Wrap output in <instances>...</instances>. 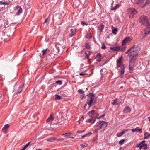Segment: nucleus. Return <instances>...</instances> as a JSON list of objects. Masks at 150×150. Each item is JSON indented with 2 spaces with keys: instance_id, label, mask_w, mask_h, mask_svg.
Returning <instances> with one entry per match:
<instances>
[{
  "instance_id": "nucleus-1",
  "label": "nucleus",
  "mask_w": 150,
  "mask_h": 150,
  "mask_svg": "<svg viewBox=\"0 0 150 150\" xmlns=\"http://www.w3.org/2000/svg\"><path fill=\"white\" fill-rule=\"evenodd\" d=\"M107 122L103 121H100L97 122L95 126V128H96L95 132L98 133L100 130V132L102 133L105 130V129L107 127Z\"/></svg>"
},
{
  "instance_id": "nucleus-2",
  "label": "nucleus",
  "mask_w": 150,
  "mask_h": 150,
  "mask_svg": "<svg viewBox=\"0 0 150 150\" xmlns=\"http://www.w3.org/2000/svg\"><path fill=\"white\" fill-rule=\"evenodd\" d=\"M140 48L136 45H134L130 49V52L129 53L128 56L129 57H132V58L134 59L137 57L138 53L140 50Z\"/></svg>"
},
{
  "instance_id": "nucleus-3",
  "label": "nucleus",
  "mask_w": 150,
  "mask_h": 150,
  "mask_svg": "<svg viewBox=\"0 0 150 150\" xmlns=\"http://www.w3.org/2000/svg\"><path fill=\"white\" fill-rule=\"evenodd\" d=\"M139 22L142 25L150 27V20L148 19L147 17L145 16H141L139 19Z\"/></svg>"
},
{
  "instance_id": "nucleus-4",
  "label": "nucleus",
  "mask_w": 150,
  "mask_h": 150,
  "mask_svg": "<svg viewBox=\"0 0 150 150\" xmlns=\"http://www.w3.org/2000/svg\"><path fill=\"white\" fill-rule=\"evenodd\" d=\"M87 96H88L89 98L88 99L86 103L88 105L89 107L90 108L91 107L92 104H93L95 103V102L94 100L95 95L93 94L90 93Z\"/></svg>"
},
{
  "instance_id": "nucleus-5",
  "label": "nucleus",
  "mask_w": 150,
  "mask_h": 150,
  "mask_svg": "<svg viewBox=\"0 0 150 150\" xmlns=\"http://www.w3.org/2000/svg\"><path fill=\"white\" fill-rule=\"evenodd\" d=\"M128 12L129 15V17L131 18H133V16L137 13V12L134 8H130L128 9Z\"/></svg>"
},
{
  "instance_id": "nucleus-6",
  "label": "nucleus",
  "mask_w": 150,
  "mask_h": 150,
  "mask_svg": "<svg viewBox=\"0 0 150 150\" xmlns=\"http://www.w3.org/2000/svg\"><path fill=\"white\" fill-rule=\"evenodd\" d=\"M150 32V27L147 28L143 30L142 32V35L143 37L146 36Z\"/></svg>"
},
{
  "instance_id": "nucleus-7",
  "label": "nucleus",
  "mask_w": 150,
  "mask_h": 150,
  "mask_svg": "<svg viewBox=\"0 0 150 150\" xmlns=\"http://www.w3.org/2000/svg\"><path fill=\"white\" fill-rule=\"evenodd\" d=\"M134 59L131 58V60L129 62V69L130 71H133L134 68V67L135 62Z\"/></svg>"
},
{
  "instance_id": "nucleus-8",
  "label": "nucleus",
  "mask_w": 150,
  "mask_h": 150,
  "mask_svg": "<svg viewBox=\"0 0 150 150\" xmlns=\"http://www.w3.org/2000/svg\"><path fill=\"white\" fill-rule=\"evenodd\" d=\"M14 11L16 13V15L18 16L22 13V9L20 6H17L15 8Z\"/></svg>"
},
{
  "instance_id": "nucleus-9",
  "label": "nucleus",
  "mask_w": 150,
  "mask_h": 150,
  "mask_svg": "<svg viewBox=\"0 0 150 150\" xmlns=\"http://www.w3.org/2000/svg\"><path fill=\"white\" fill-rule=\"evenodd\" d=\"M135 3L141 7H143L145 5V1L144 0H136Z\"/></svg>"
},
{
  "instance_id": "nucleus-10",
  "label": "nucleus",
  "mask_w": 150,
  "mask_h": 150,
  "mask_svg": "<svg viewBox=\"0 0 150 150\" xmlns=\"http://www.w3.org/2000/svg\"><path fill=\"white\" fill-rule=\"evenodd\" d=\"M132 38L130 37H126L123 41L122 45H125L127 43L131 41Z\"/></svg>"
},
{
  "instance_id": "nucleus-11",
  "label": "nucleus",
  "mask_w": 150,
  "mask_h": 150,
  "mask_svg": "<svg viewBox=\"0 0 150 150\" xmlns=\"http://www.w3.org/2000/svg\"><path fill=\"white\" fill-rule=\"evenodd\" d=\"M49 52V50L47 48L41 51V53H40V57H42L47 54Z\"/></svg>"
},
{
  "instance_id": "nucleus-12",
  "label": "nucleus",
  "mask_w": 150,
  "mask_h": 150,
  "mask_svg": "<svg viewBox=\"0 0 150 150\" xmlns=\"http://www.w3.org/2000/svg\"><path fill=\"white\" fill-rule=\"evenodd\" d=\"M9 125L8 124H6L5 125L3 128L2 129V131L4 133H7V130L9 128Z\"/></svg>"
},
{
  "instance_id": "nucleus-13",
  "label": "nucleus",
  "mask_w": 150,
  "mask_h": 150,
  "mask_svg": "<svg viewBox=\"0 0 150 150\" xmlns=\"http://www.w3.org/2000/svg\"><path fill=\"white\" fill-rule=\"evenodd\" d=\"M128 131V129H124L122 132L118 133L117 134V136L118 137H120L122 135L125 133L127 132Z\"/></svg>"
},
{
  "instance_id": "nucleus-14",
  "label": "nucleus",
  "mask_w": 150,
  "mask_h": 150,
  "mask_svg": "<svg viewBox=\"0 0 150 150\" xmlns=\"http://www.w3.org/2000/svg\"><path fill=\"white\" fill-rule=\"evenodd\" d=\"M110 48L111 50L114 51H118L120 50V47L119 46L111 47Z\"/></svg>"
},
{
  "instance_id": "nucleus-15",
  "label": "nucleus",
  "mask_w": 150,
  "mask_h": 150,
  "mask_svg": "<svg viewBox=\"0 0 150 150\" xmlns=\"http://www.w3.org/2000/svg\"><path fill=\"white\" fill-rule=\"evenodd\" d=\"M54 119V116L52 115V114H51L47 120V122H50L52 121Z\"/></svg>"
},
{
  "instance_id": "nucleus-16",
  "label": "nucleus",
  "mask_w": 150,
  "mask_h": 150,
  "mask_svg": "<svg viewBox=\"0 0 150 150\" xmlns=\"http://www.w3.org/2000/svg\"><path fill=\"white\" fill-rule=\"evenodd\" d=\"M24 86V83H22L21 85H20L19 87L18 88V93H20L22 91V88Z\"/></svg>"
},
{
  "instance_id": "nucleus-17",
  "label": "nucleus",
  "mask_w": 150,
  "mask_h": 150,
  "mask_svg": "<svg viewBox=\"0 0 150 150\" xmlns=\"http://www.w3.org/2000/svg\"><path fill=\"white\" fill-rule=\"evenodd\" d=\"M75 33V30L72 29H71L70 30V33L69 35V37H72Z\"/></svg>"
},
{
  "instance_id": "nucleus-18",
  "label": "nucleus",
  "mask_w": 150,
  "mask_h": 150,
  "mask_svg": "<svg viewBox=\"0 0 150 150\" xmlns=\"http://www.w3.org/2000/svg\"><path fill=\"white\" fill-rule=\"evenodd\" d=\"M131 109L129 106L126 107L124 110V111L126 113H129L131 111Z\"/></svg>"
},
{
  "instance_id": "nucleus-19",
  "label": "nucleus",
  "mask_w": 150,
  "mask_h": 150,
  "mask_svg": "<svg viewBox=\"0 0 150 150\" xmlns=\"http://www.w3.org/2000/svg\"><path fill=\"white\" fill-rule=\"evenodd\" d=\"M142 148H143L144 149V150L146 149L147 148V144H141L140 149H141Z\"/></svg>"
},
{
  "instance_id": "nucleus-20",
  "label": "nucleus",
  "mask_w": 150,
  "mask_h": 150,
  "mask_svg": "<svg viewBox=\"0 0 150 150\" xmlns=\"http://www.w3.org/2000/svg\"><path fill=\"white\" fill-rule=\"evenodd\" d=\"M150 137V134L147 132L145 133L144 134V138L145 139H148L149 137Z\"/></svg>"
},
{
  "instance_id": "nucleus-21",
  "label": "nucleus",
  "mask_w": 150,
  "mask_h": 150,
  "mask_svg": "<svg viewBox=\"0 0 150 150\" xmlns=\"http://www.w3.org/2000/svg\"><path fill=\"white\" fill-rule=\"evenodd\" d=\"M112 104L113 105H118L120 103V102L118 101L117 100H112Z\"/></svg>"
},
{
  "instance_id": "nucleus-22",
  "label": "nucleus",
  "mask_w": 150,
  "mask_h": 150,
  "mask_svg": "<svg viewBox=\"0 0 150 150\" xmlns=\"http://www.w3.org/2000/svg\"><path fill=\"white\" fill-rule=\"evenodd\" d=\"M56 139L55 138H50L46 139L45 140L48 142H54Z\"/></svg>"
},
{
  "instance_id": "nucleus-23",
  "label": "nucleus",
  "mask_w": 150,
  "mask_h": 150,
  "mask_svg": "<svg viewBox=\"0 0 150 150\" xmlns=\"http://www.w3.org/2000/svg\"><path fill=\"white\" fill-rule=\"evenodd\" d=\"M124 67L123 65L121 66L120 67V75H123L124 72Z\"/></svg>"
},
{
  "instance_id": "nucleus-24",
  "label": "nucleus",
  "mask_w": 150,
  "mask_h": 150,
  "mask_svg": "<svg viewBox=\"0 0 150 150\" xmlns=\"http://www.w3.org/2000/svg\"><path fill=\"white\" fill-rule=\"evenodd\" d=\"M142 130L141 129H139V127H137L135 129H132L131 130L133 132H138L141 131Z\"/></svg>"
},
{
  "instance_id": "nucleus-25",
  "label": "nucleus",
  "mask_w": 150,
  "mask_h": 150,
  "mask_svg": "<svg viewBox=\"0 0 150 150\" xmlns=\"http://www.w3.org/2000/svg\"><path fill=\"white\" fill-rule=\"evenodd\" d=\"M121 61H122V59L121 58H119L117 61V64L118 66L120 67L122 65H121Z\"/></svg>"
},
{
  "instance_id": "nucleus-26",
  "label": "nucleus",
  "mask_w": 150,
  "mask_h": 150,
  "mask_svg": "<svg viewBox=\"0 0 150 150\" xmlns=\"http://www.w3.org/2000/svg\"><path fill=\"white\" fill-rule=\"evenodd\" d=\"M95 112V111L94 110H92L91 111H90L88 113V115L90 117H93V114L94 112Z\"/></svg>"
},
{
  "instance_id": "nucleus-27",
  "label": "nucleus",
  "mask_w": 150,
  "mask_h": 150,
  "mask_svg": "<svg viewBox=\"0 0 150 150\" xmlns=\"http://www.w3.org/2000/svg\"><path fill=\"white\" fill-rule=\"evenodd\" d=\"M92 119L91 118H90V119H89L88 120H86V122H89V123L91 122L92 124H93L94 123V122L95 121V119H94L93 120V121L92 122Z\"/></svg>"
},
{
  "instance_id": "nucleus-28",
  "label": "nucleus",
  "mask_w": 150,
  "mask_h": 150,
  "mask_svg": "<svg viewBox=\"0 0 150 150\" xmlns=\"http://www.w3.org/2000/svg\"><path fill=\"white\" fill-rule=\"evenodd\" d=\"M55 100H60L61 99V96L57 94H56L55 95Z\"/></svg>"
},
{
  "instance_id": "nucleus-29",
  "label": "nucleus",
  "mask_w": 150,
  "mask_h": 150,
  "mask_svg": "<svg viewBox=\"0 0 150 150\" xmlns=\"http://www.w3.org/2000/svg\"><path fill=\"white\" fill-rule=\"evenodd\" d=\"M120 6V5L119 4H117L114 7H112L111 9L112 10H115L118 8Z\"/></svg>"
},
{
  "instance_id": "nucleus-30",
  "label": "nucleus",
  "mask_w": 150,
  "mask_h": 150,
  "mask_svg": "<svg viewBox=\"0 0 150 150\" xmlns=\"http://www.w3.org/2000/svg\"><path fill=\"white\" fill-rule=\"evenodd\" d=\"M71 135V133H66L64 134H62V135L64 136V137H68Z\"/></svg>"
},
{
  "instance_id": "nucleus-31",
  "label": "nucleus",
  "mask_w": 150,
  "mask_h": 150,
  "mask_svg": "<svg viewBox=\"0 0 150 150\" xmlns=\"http://www.w3.org/2000/svg\"><path fill=\"white\" fill-rule=\"evenodd\" d=\"M117 28H114V29L112 30V32L114 34H116L117 33Z\"/></svg>"
},
{
  "instance_id": "nucleus-32",
  "label": "nucleus",
  "mask_w": 150,
  "mask_h": 150,
  "mask_svg": "<svg viewBox=\"0 0 150 150\" xmlns=\"http://www.w3.org/2000/svg\"><path fill=\"white\" fill-rule=\"evenodd\" d=\"M55 83L57 84L60 85L62 84V82L61 81L58 80L56 81Z\"/></svg>"
},
{
  "instance_id": "nucleus-33",
  "label": "nucleus",
  "mask_w": 150,
  "mask_h": 150,
  "mask_svg": "<svg viewBox=\"0 0 150 150\" xmlns=\"http://www.w3.org/2000/svg\"><path fill=\"white\" fill-rule=\"evenodd\" d=\"M92 133L91 132H89L87 134H86L85 135H83L82 136V138H84V137L88 136V135H91Z\"/></svg>"
},
{
  "instance_id": "nucleus-34",
  "label": "nucleus",
  "mask_w": 150,
  "mask_h": 150,
  "mask_svg": "<svg viewBox=\"0 0 150 150\" xmlns=\"http://www.w3.org/2000/svg\"><path fill=\"white\" fill-rule=\"evenodd\" d=\"M80 145L81 146V148H83L86 146H87V144H81Z\"/></svg>"
},
{
  "instance_id": "nucleus-35",
  "label": "nucleus",
  "mask_w": 150,
  "mask_h": 150,
  "mask_svg": "<svg viewBox=\"0 0 150 150\" xmlns=\"http://www.w3.org/2000/svg\"><path fill=\"white\" fill-rule=\"evenodd\" d=\"M85 47L88 49H91L90 46V45L88 44H86L85 45Z\"/></svg>"
},
{
  "instance_id": "nucleus-36",
  "label": "nucleus",
  "mask_w": 150,
  "mask_h": 150,
  "mask_svg": "<svg viewBox=\"0 0 150 150\" xmlns=\"http://www.w3.org/2000/svg\"><path fill=\"white\" fill-rule=\"evenodd\" d=\"M91 35L90 34H89V35H87L86 36V38L90 39L91 38Z\"/></svg>"
},
{
  "instance_id": "nucleus-37",
  "label": "nucleus",
  "mask_w": 150,
  "mask_h": 150,
  "mask_svg": "<svg viewBox=\"0 0 150 150\" xmlns=\"http://www.w3.org/2000/svg\"><path fill=\"white\" fill-rule=\"evenodd\" d=\"M78 92L79 93L83 94L84 93V92L82 91V90L79 89L78 91Z\"/></svg>"
},
{
  "instance_id": "nucleus-38",
  "label": "nucleus",
  "mask_w": 150,
  "mask_h": 150,
  "mask_svg": "<svg viewBox=\"0 0 150 150\" xmlns=\"http://www.w3.org/2000/svg\"><path fill=\"white\" fill-rule=\"evenodd\" d=\"M125 140V139L121 140L119 141V143L120 144H122Z\"/></svg>"
},
{
  "instance_id": "nucleus-39",
  "label": "nucleus",
  "mask_w": 150,
  "mask_h": 150,
  "mask_svg": "<svg viewBox=\"0 0 150 150\" xmlns=\"http://www.w3.org/2000/svg\"><path fill=\"white\" fill-rule=\"evenodd\" d=\"M7 3H6L5 1L4 2H3L2 1H0V4H5V5H7Z\"/></svg>"
},
{
  "instance_id": "nucleus-40",
  "label": "nucleus",
  "mask_w": 150,
  "mask_h": 150,
  "mask_svg": "<svg viewBox=\"0 0 150 150\" xmlns=\"http://www.w3.org/2000/svg\"><path fill=\"white\" fill-rule=\"evenodd\" d=\"M85 54L87 56V59H88V62L89 63H91V61L89 59V55H88L87 54V53H85Z\"/></svg>"
},
{
  "instance_id": "nucleus-41",
  "label": "nucleus",
  "mask_w": 150,
  "mask_h": 150,
  "mask_svg": "<svg viewBox=\"0 0 150 150\" xmlns=\"http://www.w3.org/2000/svg\"><path fill=\"white\" fill-rule=\"evenodd\" d=\"M81 24H82L83 26H84L85 25H88L87 24L85 23L84 22L82 21L81 22Z\"/></svg>"
},
{
  "instance_id": "nucleus-42",
  "label": "nucleus",
  "mask_w": 150,
  "mask_h": 150,
  "mask_svg": "<svg viewBox=\"0 0 150 150\" xmlns=\"http://www.w3.org/2000/svg\"><path fill=\"white\" fill-rule=\"evenodd\" d=\"M102 48L103 49H105L106 48L105 46V45L103 44L102 45Z\"/></svg>"
},
{
  "instance_id": "nucleus-43",
  "label": "nucleus",
  "mask_w": 150,
  "mask_h": 150,
  "mask_svg": "<svg viewBox=\"0 0 150 150\" xmlns=\"http://www.w3.org/2000/svg\"><path fill=\"white\" fill-rule=\"evenodd\" d=\"M104 26L103 25H102L100 27L101 28V31H102V30L104 28Z\"/></svg>"
},
{
  "instance_id": "nucleus-44",
  "label": "nucleus",
  "mask_w": 150,
  "mask_h": 150,
  "mask_svg": "<svg viewBox=\"0 0 150 150\" xmlns=\"http://www.w3.org/2000/svg\"><path fill=\"white\" fill-rule=\"evenodd\" d=\"M84 131V130H83V131H81V130H79V131H78L77 132L78 133H82Z\"/></svg>"
},
{
  "instance_id": "nucleus-45",
  "label": "nucleus",
  "mask_w": 150,
  "mask_h": 150,
  "mask_svg": "<svg viewBox=\"0 0 150 150\" xmlns=\"http://www.w3.org/2000/svg\"><path fill=\"white\" fill-rule=\"evenodd\" d=\"M30 144V142H29L24 147L26 148L27 147H28V146Z\"/></svg>"
},
{
  "instance_id": "nucleus-46",
  "label": "nucleus",
  "mask_w": 150,
  "mask_h": 150,
  "mask_svg": "<svg viewBox=\"0 0 150 150\" xmlns=\"http://www.w3.org/2000/svg\"><path fill=\"white\" fill-rule=\"evenodd\" d=\"M125 47H123L121 49L120 51H125Z\"/></svg>"
},
{
  "instance_id": "nucleus-47",
  "label": "nucleus",
  "mask_w": 150,
  "mask_h": 150,
  "mask_svg": "<svg viewBox=\"0 0 150 150\" xmlns=\"http://www.w3.org/2000/svg\"><path fill=\"white\" fill-rule=\"evenodd\" d=\"M49 20V18H48L47 19L45 20V21L43 23L44 24V23H46Z\"/></svg>"
},
{
  "instance_id": "nucleus-48",
  "label": "nucleus",
  "mask_w": 150,
  "mask_h": 150,
  "mask_svg": "<svg viewBox=\"0 0 150 150\" xmlns=\"http://www.w3.org/2000/svg\"><path fill=\"white\" fill-rule=\"evenodd\" d=\"M5 2L6 3H8L7 5L9 4H10V1H9V0H8V1H5Z\"/></svg>"
},
{
  "instance_id": "nucleus-49",
  "label": "nucleus",
  "mask_w": 150,
  "mask_h": 150,
  "mask_svg": "<svg viewBox=\"0 0 150 150\" xmlns=\"http://www.w3.org/2000/svg\"><path fill=\"white\" fill-rule=\"evenodd\" d=\"M141 144H140V143L137 145V147H139V149H140V146H141Z\"/></svg>"
},
{
  "instance_id": "nucleus-50",
  "label": "nucleus",
  "mask_w": 150,
  "mask_h": 150,
  "mask_svg": "<svg viewBox=\"0 0 150 150\" xmlns=\"http://www.w3.org/2000/svg\"><path fill=\"white\" fill-rule=\"evenodd\" d=\"M86 74H84V73H80L79 74V75L80 76H83V75H84Z\"/></svg>"
},
{
  "instance_id": "nucleus-51",
  "label": "nucleus",
  "mask_w": 150,
  "mask_h": 150,
  "mask_svg": "<svg viewBox=\"0 0 150 150\" xmlns=\"http://www.w3.org/2000/svg\"><path fill=\"white\" fill-rule=\"evenodd\" d=\"M144 142H145V141H142L140 143L141 144H144Z\"/></svg>"
},
{
  "instance_id": "nucleus-52",
  "label": "nucleus",
  "mask_w": 150,
  "mask_h": 150,
  "mask_svg": "<svg viewBox=\"0 0 150 150\" xmlns=\"http://www.w3.org/2000/svg\"><path fill=\"white\" fill-rule=\"evenodd\" d=\"M64 139L63 138L61 139H57V141H59L61 140H63Z\"/></svg>"
},
{
  "instance_id": "nucleus-53",
  "label": "nucleus",
  "mask_w": 150,
  "mask_h": 150,
  "mask_svg": "<svg viewBox=\"0 0 150 150\" xmlns=\"http://www.w3.org/2000/svg\"><path fill=\"white\" fill-rule=\"evenodd\" d=\"M105 115V114H103L102 115L100 116L99 117H98L97 118H98V119H99V118H100L101 117H103Z\"/></svg>"
},
{
  "instance_id": "nucleus-54",
  "label": "nucleus",
  "mask_w": 150,
  "mask_h": 150,
  "mask_svg": "<svg viewBox=\"0 0 150 150\" xmlns=\"http://www.w3.org/2000/svg\"><path fill=\"white\" fill-rule=\"evenodd\" d=\"M129 52V53L130 52V49H129V50H128V51H127V52H126V53H126V54H127V53H128V52Z\"/></svg>"
},
{
  "instance_id": "nucleus-55",
  "label": "nucleus",
  "mask_w": 150,
  "mask_h": 150,
  "mask_svg": "<svg viewBox=\"0 0 150 150\" xmlns=\"http://www.w3.org/2000/svg\"><path fill=\"white\" fill-rule=\"evenodd\" d=\"M149 2H150V0H146V3H149Z\"/></svg>"
},
{
  "instance_id": "nucleus-56",
  "label": "nucleus",
  "mask_w": 150,
  "mask_h": 150,
  "mask_svg": "<svg viewBox=\"0 0 150 150\" xmlns=\"http://www.w3.org/2000/svg\"><path fill=\"white\" fill-rule=\"evenodd\" d=\"M26 148L25 147H24L23 149H22L21 150H25V149H26Z\"/></svg>"
},
{
  "instance_id": "nucleus-57",
  "label": "nucleus",
  "mask_w": 150,
  "mask_h": 150,
  "mask_svg": "<svg viewBox=\"0 0 150 150\" xmlns=\"http://www.w3.org/2000/svg\"><path fill=\"white\" fill-rule=\"evenodd\" d=\"M87 104L86 103V104H85V105L84 106L85 107L87 106Z\"/></svg>"
},
{
  "instance_id": "nucleus-58",
  "label": "nucleus",
  "mask_w": 150,
  "mask_h": 150,
  "mask_svg": "<svg viewBox=\"0 0 150 150\" xmlns=\"http://www.w3.org/2000/svg\"><path fill=\"white\" fill-rule=\"evenodd\" d=\"M36 150H42L41 149H37Z\"/></svg>"
},
{
  "instance_id": "nucleus-59",
  "label": "nucleus",
  "mask_w": 150,
  "mask_h": 150,
  "mask_svg": "<svg viewBox=\"0 0 150 150\" xmlns=\"http://www.w3.org/2000/svg\"><path fill=\"white\" fill-rule=\"evenodd\" d=\"M148 118H149V120H150V117H149Z\"/></svg>"
},
{
  "instance_id": "nucleus-60",
  "label": "nucleus",
  "mask_w": 150,
  "mask_h": 150,
  "mask_svg": "<svg viewBox=\"0 0 150 150\" xmlns=\"http://www.w3.org/2000/svg\"><path fill=\"white\" fill-rule=\"evenodd\" d=\"M83 118V116H82L81 117V118Z\"/></svg>"
},
{
  "instance_id": "nucleus-61",
  "label": "nucleus",
  "mask_w": 150,
  "mask_h": 150,
  "mask_svg": "<svg viewBox=\"0 0 150 150\" xmlns=\"http://www.w3.org/2000/svg\"><path fill=\"white\" fill-rule=\"evenodd\" d=\"M88 53H89V55H90V52H88Z\"/></svg>"
},
{
  "instance_id": "nucleus-62",
  "label": "nucleus",
  "mask_w": 150,
  "mask_h": 150,
  "mask_svg": "<svg viewBox=\"0 0 150 150\" xmlns=\"http://www.w3.org/2000/svg\"><path fill=\"white\" fill-rule=\"evenodd\" d=\"M25 51V49H24V51Z\"/></svg>"
},
{
  "instance_id": "nucleus-63",
  "label": "nucleus",
  "mask_w": 150,
  "mask_h": 150,
  "mask_svg": "<svg viewBox=\"0 0 150 150\" xmlns=\"http://www.w3.org/2000/svg\"><path fill=\"white\" fill-rule=\"evenodd\" d=\"M100 60H100V59H99V61H100Z\"/></svg>"
},
{
  "instance_id": "nucleus-64",
  "label": "nucleus",
  "mask_w": 150,
  "mask_h": 150,
  "mask_svg": "<svg viewBox=\"0 0 150 150\" xmlns=\"http://www.w3.org/2000/svg\"><path fill=\"white\" fill-rule=\"evenodd\" d=\"M100 60H100V59H99V61H100Z\"/></svg>"
}]
</instances>
